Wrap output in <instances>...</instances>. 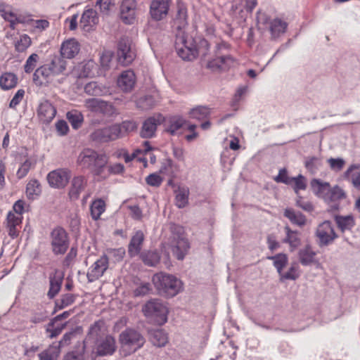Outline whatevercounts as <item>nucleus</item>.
<instances>
[{
  "label": "nucleus",
  "instance_id": "4",
  "mask_svg": "<svg viewBox=\"0 0 360 360\" xmlns=\"http://www.w3.org/2000/svg\"><path fill=\"white\" fill-rule=\"evenodd\" d=\"M119 341L124 356H127L141 348L146 340L139 331L127 328L120 334Z\"/></svg>",
  "mask_w": 360,
  "mask_h": 360
},
{
  "label": "nucleus",
  "instance_id": "50",
  "mask_svg": "<svg viewBox=\"0 0 360 360\" xmlns=\"http://www.w3.org/2000/svg\"><path fill=\"white\" fill-rule=\"evenodd\" d=\"M150 341L157 347H163L167 342V334L162 330H155L150 333Z\"/></svg>",
  "mask_w": 360,
  "mask_h": 360
},
{
  "label": "nucleus",
  "instance_id": "39",
  "mask_svg": "<svg viewBox=\"0 0 360 360\" xmlns=\"http://www.w3.org/2000/svg\"><path fill=\"white\" fill-rule=\"evenodd\" d=\"M335 221L338 228L343 233L351 230L355 225L354 219L352 215H336Z\"/></svg>",
  "mask_w": 360,
  "mask_h": 360
},
{
  "label": "nucleus",
  "instance_id": "10",
  "mask_svg": "<svg viewBox=\"0 0 360 360\" xmlns=\"http://www.w3.org/2000/svg\"><path fill=\"white\" fill-rule=\"evenodd\" d=\"M117 57L118 62L122 65H129L135 58L136 53L131 46L129 38H121L117 44Z\"/></svg>",
  "mask_w": 360,
  "mask_h": 360
},
{
  "label": "nucleus",
  "instance_id": "51",
  "mask_svg": "<svg viewBox=\"0 0 360 360\" xmlns=\"http://www.w3.org/2000/svg\"><path fill=\"white\" fill-rule=\"evenodd\" d=\"M300 276L299 265L297 262H292L287 272H282L280 275V280L281 281L285 280L295 281Z\"/></svg>",
  "mask_w": 360,
  "mask_h": 360
},
{
  "label": "nucleus",
  "instance_id": "14",
  "mask_svg": "<svg viewBox=\"0 0 360 360\" xmlns=\"http://www.w3.org/2000/svg\"><path fill=\"white\" fill-rule=\"evenodd\" d=\"M235 59L230 55L216 54V58L208 61L207 68L212 72L225 71L233 66Z\"/></svg>",
  "mask_w": 360,
  "mask_h": 360
},
{
  "label": "nucleus",
  "instance_id": "43",
  "mask_svg": "<svg viewBox=\"0 0 360 360\" xmlns=\"http://www.w3.org/2000/svg\"><path fill=\"white\" fill-rule=\"evenodd\" d=\"M140 257L143 262L148 266H155L160 260V255L156 250L143 252L140 254Z\"/></svg>",
  "mask_w": 360,
  "mask_h": 360
},
{
  "label": "nucleus",
  "instance_id": "60",
  "mask_svg": "<svg viewBox=\"0 0 360 360\" xmlns=\"http://www.w3.org/2000/svg\"><path fill=\"white\" fill-rule=\"evenodd\" d=\"M291 184L294 183V191L297 195H299V191L305 190L307 188V183L305 177L299 174L297 176L290 178Z\"/></svg>",
  "mask_w": 360,
  "mask_h": 360
},
{
  "label": "nucleus",
  "instance_id": "58",
  "mask_svg": "<svg viewBox=\"0 0 360 360\" xmlns=\"http://www.w3.org/2000/svg\"><path fill=\"white\" fill-rule=\"evenodd\" d=\"M125 255V250L123 248L117 249H108L107 250V254L105 255L108 260L112 259L114 262L121 261Z\"/></svg>",
  "mask_w": 360,
  "mask_h": 360
},
{
  "label": "nucleus",
  "instance_id": "20",
  "mask_svg": "<svg viewBox=\"0 0 360 360\" xmlns=\"http://www.w3.org/2000/svg\"><path fill=\"white\" fill-rule=\"evenodd\" d=\"M136 75L133 70H127L120 75L117 84L118 87L124 92H130L136 84Z\"/></svg>",
  "mask_w": 360,
  "mask_h": 360
},
{
  "label": "nucleus",
  "instance_id": "7",
  "mask_svg": "<svg viewBox=\"0 0 360 360\" xmlns=\"http://www.w3.org/2000/svg\"><path fill=\"white\" fill-rule=\"evenodd\" d=\"M49 241L51 251L55 255H64L70 246L68 234L60 226H57L51 231Z\"/></svg>",
  "mask_w": 360,
  "mask_h": 360
},
{
  "label": "nucleus",
  "instance_id": "34",
  "mask_svg": "<svg viewBox=\"0 0 360 360\" xmlns=\"http://www.w3.org/2000/svg\"><path fill=\"white\" fill-rule=\"evenodd\" d=\"M96 150L91 148H85L82 150L77 160V165L82 169H87L91 165Z\"/></svg>",
  "mask_w": 360,
  "mask_h": 360
},
{
  "label": "nucleus",
  "instance_id": "59",
  "mask_svg": "<svg viewBox=\"0 0 360 360\" xmlns=\"http://www.w3.org/2000/svg\"><path fill=\"white\" fill-rule=\"evenodd\" d=\"M0 13L3 18L10 22L11 27L14 29L17 22L16 15L12 11L6 10L4 5H0Z\"/></svg>",
  "mask_w": 360,
  "mask_h": 360
},
{
  "label": "nucleus",
  "instance_id": "16",
  "mask_svg": "<svg viewBox=\"0 0 360 360\" xmlns=\"http://www.w3.org/2000/svg\"><path fill=\"white\" fill-rule=\"evenodd\" d=\"M108 268V258L103 255L96 260L87 272V278L89 282H93L101 277Z\"/></svg>",
  "mask_w": 360,
  "mask_h": 360
},
{
  "label": "nucleus",
  "instance_id": "31",
  "mask_svg": "<svg viewBox=\"0 0 360 360\" xmlns=\"http://www.w3.org/2000/svg\"><path fill=\"white\" fill-rule=\"evenodd\" d=\"M46 65L50 68L51 71L54 75H58L65 70L67 61L61 55L54 56L50 63H46Z\"/></svg>",
  "mask_w": 360,
  "mask_h": 360
},
{
  "label": "nucleus",
  "instance_id": "8",
  "mask_svg": "<svg viewBox=\"0 0 360 360\" xmlns=\"http://www.w3.org/2000/svg\"><path fill=\"white\" fill-rule=\"evenodd\" d=\"M94 344L91 354L95 357L111 356L117 349L115 338L111 335H106L103 338H98Z\"/></svg>",
  "mask_w": 360,
  "mask_h": 360
},
{
  "label": "nucleus",
  "instance_id": "12",
  "mask_svg": "<svg viewBox=\"0 0 360 360\" xmlns=\"http://www.w3.org/2000/svg\"><path fill=\"white\" fill-rule=\"evenodd\" d=\"M316 236L319 239V243L321 246L328 245L338 238L332 223L328 220L324 221L318 226Z\"/></svg>",
  "mask_w": 360,
  "mask_h": 360
},
{
  "label": "nucleus",
  "instance_id": "35",
  "mask_svg": "<svg viewBox=\"0 0 360 360\" xmlns=\"http://www.w3.org/2000/svg\"><path fill=\"white\" fill-rule=\"evenodd\" d=\"M160 98L158 94L146 95L140 97L136 102V107L143 110H147L153 108L159 101Z\"/></svg>",
  "mask_w": 360,
  "mask_h": 360
},
{
  "label": "nucleus",
  "instance_id": "55",
  "mask_svg": "<svg viewBox=\"0 0 360 360\" xmlns=\"http://www.w3.org/2000/svg\"><path fill=\"white\" fill-rule=\"evenodd\" d=\"M210 109L206 106H198L191 110L190 117L198 120H202L210 115Z\"/></svg>",
  "mask_w": 360,
  "mask_h": 360
},
{
  "label": "nucleus",
  "instance_id": "2",
  "mask_svg": "<svg viewBox=\"0 0 360 360\" xmlns=\"http://www.w3.org/2000/svg\"><path fill=\"white\" fill-rule=\"evenodd\" d=\"M310 187L316 196L328 203L336 202L346 196L345 193L340 187L338 186L331 187L330 183L320 179H312L310 181Z\"/></svg>",
  "mask_w": 360,
  "mask_h": 360
},
{
  "label": "nucleus",
  "instance_id": "47",
  "mask_svg": "<svg viewBox=\"0 0 360 360\" xmlns=\"http://www.w3.org/2000/svg\"><path fill=\"white\" fill-rule=\"evenodd\" d=\"M60 349L56 343H53L48 349L39 354V360H57Z\"/></svg>",
  "mask_w": 360,
  "mask_h": 360
},
{
  "label": "nucleus",
  "instance_id": "26",
  "mask_svg": "<svg viewBox=\"0 0 360 360\" xmlns=\"http://www.w3.org/2000/svg\"><path fill=\"white\" fill-rule=\"evenodd\" d=\"M54 75L50 70V68L44 64L37 68L33 75V81L37 86H42L49 82L50 79Z\"/></svg>",
  "mask_w": 360,
  "mask_h": 360
},
{
  "label": "nucleus",
  "instance_id": "45",
  "mask_svg": "<svg viewBox=\"0 0 360 360\" xmlns=\"http://www.w3.org/2000/svg\"><path fill=\"white\" fill-rule=\"evenodd\" d=\"M18 83L17 76L11 72H5L0 77V87L4 90L14 88Z\"/></svg>",
  "mask_w": 360,
  "mask_h": 360
},
{
  "label": "nucleus",
  "instance_id": "48",
  "mask_svg": "<svg viewBox=\"0 0 360 360\" xmlns=\"http://www.w3.org/2000/svg\"><path fill=\"white\" fill-rule=\"evenodd\" d=\"M124 167L121 163H115L108 165L107 163L104 167L105 173L102 174L100 181L105 180L111 174H120L124 172Z\"/></svg>",
  "mask_w": 360,
  "mask_h": 360
},
{
  "label": "nucleus",
  "instance_id": "13",
  "mask_svg": "<svg viewBox=\"0 0 360 360\" xmlns=\"http://www.w3.org/2000/svg\"><path fill=\"white\" fill-rule=\"evenodd\" d=\"M170 6V0H152L150 5L149 14L155 21L166 18Z\"/></svg>",
  "mask_w": 360,
  "mask_h": 360
},
{
  "label": "nucleus",
  "instance_id": "1",
  "mask_svg": "<svg viewBox=\"0 0 360 360\" xmlns=\"http://www.w3.org/2000/svg\"><path fill=\"white\" fill-rule=\"evenodd\" d=\"M174 47L178 56L184 60L191 61L197 58L202 49L207 51L210 48L207 40L200 41V48L198 50L195 44L194 39L185 32L183 29L177 30L175 35Z\"/></svg>",
  "mask_w": 360,
  "mask_h": 360
},
{
  "label": "nucleus",
  "instance_id": "52",
  "mask_svg": "<svg viewBox=\"0 0 360 360\" xmlns=\"http://www.w3.org/2000/svg\"><path fill=\"white\" fill-rule=\"evenodd\" d=\"M269 259L273 260L274 266L277 269L279 276L282 274L283 268L287 265L288 258L285 254H277L274 256L269 257Z\"/></svg>",
  "mask_w": 360,
  "mask_h": 360
},
{
  "label": "nucleus",
  "instance_id": "27",
  "mask_svg": "<svg viewBox=\"0 0 360 360\" xmlns=\"http://www.w3.org/2000/svg\"><path fill=\"white\" fill-rule=\"evenodd\" d=\"M63 274L56 270L53 274L49 276V290L47 292V296L49 299H53L59 292L63 283Z\"/></svg>",
  "mask_w": 360,
  "mask_h": 360
},
{
  "label": "nucleus",
  "instance_id": "3",
  "mask_svg": "<svg viewBox=\"0 0 360 360\" xmlns=\"http://www.w3.org/2000/svg\"><path fill=\"white\" fill-rule=\"evenodd\" d=\"M153 282L159 293L167 297L175 296L182 288L181 280L173 275L162 272L155 274Z\"/></svg>",
  "mask_w": 360,
  "mask_h": 360
},
{
  "label": "nucleus",
  "instance_id": "38",
  "mask_svg": "<svg viewBox=\"0 0 360 360\" xmlns=\"http://www.w3.org/2000/svg\"><path fill=\"white\" fill-rule=\"evenodd\" d=\"M288 24L286 22L280 18H274L270 22L269 27L274 39L278 37L281 34H283L287 29Z\"/></svg>",
  "mask_w": 360,
  "mask_h": 360
},
{
  "label": "nucleus",
  "instance_id": "18",
  "mask_svg": "<svg viewBox=\"0 0 360 360\" xmlns=\"http://www.w3.org/2000/svg\"><path fill=\"white\" fill-rule=\"evenodd\" d=\"M164 120L161 115L148 117L143 123L140 132L141 136L146 139L152 138L156 131L157 127Z\"/></svg>",
  "mask_w": 360,
  "mask_h": 360
},
{
  "label": "nucleus",
  "instance_id": "6",
  "mask_svg": "<svg viewBox=\"0 0 360 360\" xmlns=\"http://www.w3.org/2000/svg\"><path fill=\"white\" fill-rule=\"evenodd\" d=\"M144 315L159 325H162L167 321L168 309L160 300H149L143 307Z\"/></svg>",
  "mask_w": 360,
  "mask_h": 360
},
{
  "label": "nucleus",
  "instance_id": "32",
  "mask_svg": "<svg viewBox=\"0 0 360 360\" xmlns=\"http://www.w3.org/2000/svg\"><path fill=\"white\" fill-rule=\"evenodd\" d=\"M21 224V217L16 216L15 214L9 212L7 216V227L8 229V235L15 238L18 236L19 229Z\"/></svg>",
  "mask_w": 360,
  "mask_h": 360
},
{
  "label": "nucleus",
  "instance_id": "53",
  "mask_svg": "<svg viewBox=\"0 0 360 360\" xmlns=\"http://www.w3.org/2000/svg\"><path fill=\"white\" fill-rule=\"evenodd\" d=\"M39 182L36 179L30 180L26 186V194L30 199H34L41 193Z\"/></svg>",
  "mask_w": 360,
  "mask_h": 360
},
{
  "label": "nucleus",
  "instance_id": "17",
  "mask_svg": "<svg viewBox=\"0 0 360 360\" xmlns=\"http://www.w3.org/2000/svg\"><path fill=\"white\" fill-rule=\"evenodd\" d=\"M107 163H108V157L105 153L96 151L91 165L88 169L98 181H100L102 174L105 173L104 167Z\"/></svg>",
  "mask_w": 360,
  "mask_h": 360
},
{
  "label": "nucleus",
  "instance_id": "64",
  "mask_svg": "<svg viewBox=\"0 0 360 360\" xmlns=\"http://www.w3.org/2000/svg\"><path fill=\"white\" fill-rule=\"evenodd\" d=\"M39 60V56L37 53L31 54L27 59L24 65V70L26 73H30L33 71Z\"/></svg>",
  "mask_w": 360,
  "mask_h": 360
},
{
  "label": "nucleus",
  "instance_id": "36",
  "mask_svg": "<svg viewBox=\"0 0 360 360\" xmlns=\"http://www.w3.org/2000/svg\"><path fill=\"white\" fill-rule=\"evenodd\" d=\"M284 230L285 232V238L283 239V243L289 244L292 250H294L301 243L300 233L297 231L291 230L288 226H285Z\"/></svg>",
  "mask_w": 360,
  "mask_h": 360
},
{
  "label": "nucleus",
  "instance_id": "5",
  "mask_svg": "<svg viewBox=\"0 0 360 360\" xmlns=\"http://www.w3.org/2000/svg\"><path fill=\"white\" fill-rule=\"evenodd\" d=\"M172 236L167 243L173 255L179 260H182L190 248L189 243L184 235V229L177 225L171 227Z\"/></svg>",
  "mask_w": 360,
  "mask_h": 360
},
{
  "label": "nucleus",
  "instance_id": "25",
  "mask_svg": "<svg viewBox=\"0 0 360 360\" xmlns=\"http://www.w3.org/2000/svg\"><path fill=\"white\" fill-rule=\"evenodd\" d=\"M87 184V179L84 176H75L71 181L69 196L71 200H77L80 193L84 191Z\"/></svg>",
  "mask_w": 360,
  "mask_h": 360
},
{
  "label": "nucleus",
  "instance_id": "21",
  "mask_svg": "<svg viewBox=\"0 0 360 360\" xmlns=\"http://www.w3.org/2000/svg\"><path fill=\"white\" fill-rule=\"evenodd\" d=\"M107 328L105 323L102 320H98L92 324L89 330L88 335L84 342L86 345L89 342H95L98 338H103L106 335Z\"/></svg>",
  "mask_w": 360,
  "mask_h": 360
},
{
  "label": "nucleus",
  "instance_id": "37",
  "mask_svg": "<svg viewBox=\"0 0 360 360\" xmlns=\"http://www.w3.org/2000/svg\"><path fill=\"white\" fill-rule=\"evenodd\" d=\"M77 298V295L72 293L62 294L60 297L56 300L53 313L58 310L63 309L72 304Z\"/></svg>",
  "mask_w": 360,
  "mask_h": 360
},
{
  "label": "nucleus",
  "instance_id": "40",
  "mask_svg": "<svg viewBox=\"0 0 360 360\" xmlns=\"http://www.w3.org/2000/svg\"><path fill=\"white\" fill-rule=\"evenodd\" d=\"M184 124L185 120L181 117H172L167 122L165 131L171 135H176Z\"/></svg>",
  "mask_w": 360,
  "mask_h": 360
},
{
  "label": "nucleus",
  "instance_id": "33",
  "mask_svg": "<svg viewBox=\"0 0 360 360\" xmlns=\"http://www.w3.org/2000/svg\"><path fill=\"white\" fill-rule=\"evenodd\" d=\"M175 205L179 208H184L188 204L189 188L186 186H179L175 191Z\"/></svg>",
  "mask_w": 360,
  "mask_h": 360
},
{
  "label": "nucleus",
  "instance_id": "56",
  "mask_svg": "<svg viewBox=\"0 0 360 360\" xmlns=\"http://www.w3.org/2000/svg\"><path fill=\"white\" fill-rule=\"evenodd\" d=\"M176 22L178 23L177 30L182 29L181 27L187 24V9L184 5H178Z\"/></svg>",
  "mask_w": 360,
  "mask_h": 360
},
{
  "label": "nucleus",
  "instance_id": "15",
  "mask_svg": "<svg viewBox=\"0 0 360 360\" xmlns=\"http://www.w3.org/2000/svg\"><path fill=\"white\" fill-rule=\"evenodd\" d=\"M70 178V172L62 169L53 170L47 175L49 185L56 188H64L68 184Z\"/></svg>",
  "mask_w": 360,
  "mask_h": 360
},
{
  "label": "nucleus",
  "instance_id": "57",
  "mask_svg": "<svg viewBox=\"0 0 360 360\" xmlns=\"http://www.w3.org/2000/svg\"><path fill=\"white\" fill-rule=\"evenodd\" d=\"M173 161L170 158L165 159L161 163L160 172L169 177H174V172L173 170Z\"/></svg>",
  "mask_w": 360,
  "mask_h": 360
},
{
  "label": "nucleus",
  "instance_id": "61",
  "mask_svg": "<svg viewBox=\"0 0 360 360\" xmlns=\"http://www.w3.org/2000/svg\"><path fill=\"white\" fill-rule=\"evenodd\" d=\"M114 126L118 127L120 133L118 139L122 137L127 132L131 131L136 128V124L132 121H124L122 124H115Z\"/></svg>",
  "mask_w": 360,
  "mask_h": 360
},
{
  "label": "nucleus",
  "instance_id": "54",
  "mask_svg": "<svg viewBox=\"0 0 360 360\" xmlns=\"http://www.w3.org/2000/svg\"><path fill=\"white\" fill-rule=\"evenodd\" d=\"M67 118L71 124L72 128L77 129L79 128L83 122V115L77 110H72L67 113Z\"/></svg>",
  "mask_w": 360,
  "mask_h": 360
},
{
  "label": "nucleus",
  "instance_id": "19",
  "mask_svg": "<svg viewBox=\"0 0 360 360\" xmlns=\"http://www.w3.org/2000/svg\"><path fill=\"white\" fill-rule=\"evenodd\" d=\"M136 0H123L120 6V15L123 22L126 24H132L136 17Z\"/></svg>",
  "mask_w": 360,
  "mask_h": 360
},
{
  "label": "nucleus",
  "instance_id": "42",
  "mask_svg": "<svg viewBox=\"0 0 360 360\" xmlns=\"http://www.w3.org/2000/svg\"><path fill=\"white\" fill-rule=\"evenodd\" d=\"M84 91L89 95L99 96L108 92V88L96 82H90L84 86Z\"/></svg>",
  "mask_w": 360,
  "mask_h": 360
},
{
  "label": "nucleus",
  "instance_id": "24",
  "mask_svg": "<svg viewBox=\"0 0 360 360\" xmlns=\"http://www.w3.org/2000/svg\"><path fill=\"white\" fill-rule=\"evenodd\" d=\"M144 239L145 236L142 231L138 230L134 233L128 245V255L130 257H134L141 254Z\"/></svg>",
  "mask_w": 360,
  "mask_h": 360
},
{
  "label": "nucleus",
  "instance_id": "46",
  "mask_svg": "<svg viewBox=\"0 0 360 360\" xmlns=\"http://www.w3.org/2000/svg\"><path fill=\"white\" fill-rule=\"evenodd\" d=\"M86 347V342H83L82 344L77 345L74 350L68 352L64 356V360H85Z\"/></svg>",
  "mask_w": 360,
  "mask_h": 360
},
{
  "label": "nucleus",
  "instance_id": "62",
  "mask_svg": "<svg viewBox=\"0 0 360 360\" xmlns=\"http://www.w3.org/2000/svg\"><path fill=\"white\" fill-rule=\"evenodd\" d=\"M31 39L27 34L20 36V39L15 42V48L18 52L25 51L31 45Z\"/></svg>",
  "mask_w": 360,
  "mask_h": 360
},
{
  "label": "nucleus",
  "instance_id": "23",
  "mask_svg": "<svg viewBox=\"0 0 360 360\" xmlns=\"http://www.w3.org/2000/svg\"><path fill=\"white\" fill-rule=\"evenodd\" d=\"M37 113L41 122L49 123L55 117L56 110L51 103L44 100L39 103Z\"/></svg>",
  "mask_w": 360,
  "mask_h": 360
},
{
  "label": "nucleus",
  "instance_id": "41",
  "mask_svg": "<svg viewBox=\"0 0 360 360\" xmlns=\"http://www.w3.org/2000/svg\"><path fill=\"white\" fill-rule=\"evenodd\" d=\"M77 68L79 77H93L95 75L96 64L94 60H89L80 63Z\"/></svg>",
  "mask_w": 360,
  "mask_h": 360
},
{
  "label": "nucleus",
  "instance_id": "9",
  "mask_svg": "<svg viewBox=\"0 0 360 360\" xmlns=\"http://www.w3.org/2000/svg\"><path fill=\"white\" fill-rule=\"evenodd\" d=\"M84 106L89 110L110 117L117 114L114 105L107 101L98 98H88L84 101Z\"/></svg>",
  "mask_w": 360,
  "mask_h": 360
},
{
  "label": "nucleus",
  "instance_id": "49",
  "mask_svg": "<svg viewBox=\"0 0 360 360\" xmlns=\"http://www.w3.org/2000/svg\"><path fill=\"white\" fill-rule=\"evenodd\" d=\"M105 209V203L104 200L98 199L94 200L91 206V215L94 220H98L101 215L104 212Z\"/></svg>",
  "mask_w": 360,
  "mask_h": 360
},
{
  "label": "nucleus",
  "instance_id": "11",
  "mask_svg": "<svg viewBox=\"0 0 360 360\" xmlns=\"http://www.w3.org/2000/svg\"><path fill=\"white\" fill-rule=\"evenodd\" d=\"M119 133V127L112 124L94 130L90 134V139L96 143H107L117 139Z\"/></svg>",
  "mask_w": 360,
  "mask_h": 360
},
{
  "label": "nucleus",
  "instance_id": "30",
  "mask_svg": "<svg viewBox=\"0 0 360 360\" xmlns=\"http://www.w3.org/2000/svg\"><path fill=\"white\" fill-rule=\"evenodd\" d=\"M98 22L97 17V13L94 9L86 10L80 20V23L83 26V28L86 30H89L91 27L96 25Z\"/></svg>",
  "mask_w": 360,
  "mask_h": 360
},
{
  "label": "nucleus",
  "instance_id": "63",
  "mask_svg": "<svg viewBox=\"0 0 360 360\" xmlns=\"http://www.w3.org/2000/svg\"><path fill=\"white\" fill-rule=\"evenodd\" d=\"M329 167L332 171L338 172L342 169L345 165V161L341 158H330L327 160Z\"/></svg>",
  "mask_w": 360,
  "mask_h": 360
},
{
  "label": "nucleus",
  "instance_id": "28",
  "mask_svg": "<svg viewBox=\"0 0 360 360\" xmlns=\"http://www.w3.org/2000/svg\"><path fill=\"white\" fill-rule=\"evenodd\" d=\"M283 215L288 218L290 221L297 226L302 227L307 223L306 217L300 212H297L292 208H286L284 210Z\"/></svg>",
  "mask_w": 360,
  "mask_h": 360
},
{
  "label": "nucleus",
  "instance_id": "44",
  "mask_svg": "<svg viewBox=\"0 0 360 360\" xmlns=\"http://www.w3.org/2000/svg\"><path fill=\"white\" fill-rule=\"evenodd\" d=\"M300 263L304 266L311 264L314 262L316 252L309 245L301 249L298 253Z\"/></svg>",
  "mask_w": 360,
  "mask_h": 360
},
{
  "label": "nucleus",
  "instance_id": "29",
  "mask_svg": "<svg viewBox=\"0 0 360 360\" xmlns=\"http://www.w3.org/2000/svg\"><path fill=\"white\" fill-rule=\"evenodd\" d=\"M304 165L308 172L316 174L323 167V160L320 157L307 156L304 159Z\"/></svg>",
  "mask_w": 360,
  "mask_h": 360
},
{
  "label": "nucleus",
  "instance_id": "22",
  "mask_svg": "<svg viewBox=\"0 0 360 360\" xmlns=\"http://www.w3.org/2000/svg\"><path fill=\"white\" fill-rule=\"evenodd\" d=\"M80 44L77 39L71 38L64 41L60 46V55L68 59L75 58L79 52Z\"/></svg>",
  "mask_w": 360,
  "mask_h": 360
}]
</instances>
